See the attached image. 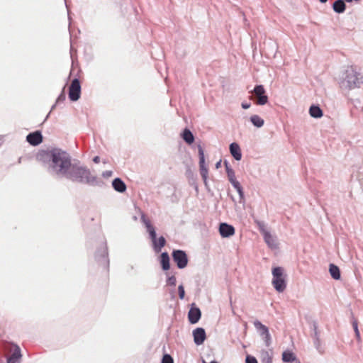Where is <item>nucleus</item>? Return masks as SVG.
Masks as SVG:
<instances>
[{
  "label": "nucleus",
  "instance_id": "ea45409f",
  "mask_svg": "<svg viewBox=\"0 0 363 363\" xmlns=\"http://www.w3.org/2000/svg\"><path fill=\"white\" fill-rule=\"evenodd\" d=\"M313 340H319L320 339V335H319V332H315V333H313Z\"/></svg>",
  "mask_w": 363,
  "mask_h": 363
},
{
  "label": "nucleus",
  "instance_id": "ddd939ff",
  "mask_svg": "<svg viewBox=\"0 0 363 363\" xmlns=\"http://www.w3.org/2000/svg\"><path fill=\"white\" fill-rule=\"evenodd\" d=\"M43 135L40 130L30 133L26 136V141L33 146H37L43 142Z\"/></svg>",
  "mask_w": 363,
  "mask_h": 363
},
{
  "label": "nucleus",
  "instance_id": "0eeeda50",
  "mask_svg": "<svg viewBox=\"0 0 363 363\" xmlns=\"http://www.w3.org/2000/svg\"><path fill=\"white\" fill-rule=\"evenodd\" d=\"M198 152H199V167H200V174L203 179V183L206 187V189L208 188V167L206 165L205 162V156H204V151L201 145H198Z\"/></svg>",
  "mask_w": 363,
  "mask_h": 363
},
{
  "label": "nucleus",
  "instance_id": "2f4dec72",
  "mask_svg": "<svg viewBox=\"0 0 363 363\" xmlns=\"http://www.w3.org/2000/svg\"><path fill=\"white\" fill-rule=\"evenodd\" d=\"M178 294H179V298L181 300H183L185 296V290H184V287L183 284H180L178 286Z\"/></svg>",
  "mask_w": 363,
  "mask_h": 363
},
{
  "label": "nucleus",
  "instance_id": "a878e982",
  "mask_svg": "<svg viewBox=\"0 0 363 363\" xmlns=\"http://www.w3.org/2000/svg\"><path fill=\"white\" fill-rule=\"evenodd\" d=\"M250 121L256 128H261L264 125V120L258 115L251 116L250 118Z\"/></svg>",
  "mask_w": 363,
  "mask_h": 363
},
{
  "label": "nucleus",
  "instance_id": "6e6552de",
  "mask_svg": "<svg viewBox=\"0 0 363 363\" xmlns=\"http://www.w3.org/2000/svg\"><path fill=\"white\" fill-rule=\"evenodd\" d=\"M253 325L264 340L265 345L269 347L272 344V337L269 328L258 320H255Z\"/></svg>",
  "mask_w": 363,
  "mask_h": 363
},
{
  "label": "nucleus",
  "instance_id": "7c9ffc66",
  "mask_svg": "<svg viewBox=\"0 0 363 363\" xmlns=\"http://www.w3.org/2000/svg\"><path fill=\"white\" fill-rule=\"evenodd\" d=\"M177 284V279L174 275L168 277L167 279V284L171 286H175Z\"/></svg>",
  "mask_w": 363,
  "mask_h": 363
},
{
  "label": "nucleus",
  "instance_id": "9d476101",
  "mask_svg": "<svg viewBox=\"0 0 363 363\" xmlns=\"http://www.w3.org/2000/svg\"><path fill=\"white\" fill-rule=\"evenodd\" d=\"M81 96V84L78 78L72 79L68 91V96L70 101H77Z\"/></svg>",
  "mask_w": 363,
  "mask_h": 363
},
{
  "label": "nucleus",
  "instance_id": "20e7f679",
  "mask_svg": "<svg viewBox=\"0 0 363 363\" xmlns=\"http://www.w3.org/2000/svg\"><path fill=\"white\" fill-rule=\"evenodd\" d=\"M272 272L274 288L279 293L283 292L286 288V275L284 274V269L281 267H275L272 269Z\"/></svg>",
  "mask_w": 363,
  "mask_h": 363
},
{
  "label": "nucleus",
  "instance_id": "cd10ccee",
  "mask_svg": "<svg viewBox=\"0 0 363 363\" xmlns=\"http://www.w3.org/2000/svg\"><path fill=\"white\" fill-rule=\"evenodd\" d=\"M352 327H353V329H354V331L355 333V337H356L357 341L360 342L361 336H360V333H359V330L358 328V322L354 317H352Z\"/></svg>",
  "mask_w": 363,
  "mask_h": 363
},
{
  "label": "nucleus",
  "instance_id": "5701e85b",
  "mask_svg": "<svg viewBox=\"0 0 363 363\" xmlns=\"http://www.w3.org/2000/svg\"><path fill=\"white\" fill-rule=\"evenodd\" d=\"M329 272L332 278L335 280H339L341 278L340 270L339 267L334 264H330Z\"/></svg>",
  "mask_w": 363,
  "mask_h": 363
},
{
  "label": "nucleus",
  "instance_id": "f704fd0d",
  "mask_svg": "<svg viewBox=\"0 0 363 363\" xmlns=\"http://www.w3.org/2000/svg\"><path fill=\"white\" fill-rule=\"evenodd\" d=\"M232 186L237 190L242 188L240 183L235 179L234 180L230 181Z\"/></svg>",
  "mask_w": 363,
  "mask_h": 363
},
{
  "label": "nucleus",
  "instance_id": "f3484780",
  "mask_svg": "<svg viewBox=\"0 0 363 363\" xmlns=\"http://www.w3.org/2000/svg\"><path fill=\"white\" fill-rule=\"evenodd\" d=\"M230 153L232 157L237 161L242 159V152L238 143L234 142L229 145Z\"/></svg>",
  "mask_w": 363,
  "mask_h": 363
},
{
  "label": "nucleus",
  "instance_id": "b1692460",
  "mask_svg": "<svg viewBox=\"0 0 363 363\" xmlns=\"http://www.w3.org/2000/svg\"><path fill=\"white\" fill-rule=\"evenodd\" d=\"M296 359L294 353L290 350H286L282 353V360L284 362L291 363Z\"/></svg>",
  "mask_w": 363,
  "mask_h": 363
},
{
  "label": "nucleus",
  "instance_id": "f257e3e1",
  "mask_svg": "<svg viewBox=\"0 0 363 363\" xmlns=\"http://www.w3.org/2000/svg\"><path fill=\"white\" fill-rule=\"evenodd\" d=\"M49 174L57 179H66L72 182L102 186L104 182L92 175L90 169L79 161L72 162L70 155L60 148L40 151L36 156Z\"/></svg>",
  "mask_w": 363,
  "mask_h": 363
},
{
  "label": "nucleus",
  "instance_id": "7ed1b4c3",
  "mask_svg": "<svg viewBox=\"0 0 363 363\" xmlns=\"http://www.w3.org/2000/svg\"><path fill=\"white\" fill-rule=\"evenodd\" d=\"M363 83L360 73L357 72L352 68L347 69L345 77L342 81V86L350 89L358 88Z\"/></svg>",
  "mask_w": 363,
  "mask_h": 363
},
{
  "label": "nucleus",
  "instance_id": "37998d69",
  "mask_svg": "<svg viewBox=\"0 0 363 363\" xmlns=\"http://www.w3.org/2000/svg\"><path fill=\"white\" fill-rule=\"evenodd\" d=\"M347 3L359 2L360 0H345Z\"/></svg>",
  "mask_w": 363,
  "mask_h": 363
},
{
  "label": "nucleus",
  "instance_id": "393cba45",
  "mask_svg": "<svg viewBox=\"0 0 363 363\" xmlns=\"http://www.w3.org/2000/svg\"><path fill=\"white\" fill-rule=\"evenodd\" d=\"M223 163L229 182L235 179V171L233 169L229 162L227 160H225Z\"/></svg>",
  "mask_w": 363,
  "mask_h": 363
},
{
  "label": "nucleus",
  "instance_id": "79ce46f5",
  "mask_svg": "<svg viewBox=\"0 0 363 363\" xmlns=\"http://www.w3.org/2000/svg\"><path fill=\"white\" fill-rule=\"evenodd\" d=\"M57 104H56V103H55L54 105H52V107H51V110H50V112H51V111H52L55 108V106H56V105H57ZM50 113H49L47 115V116H46V118H45V120H47V118L49 117Z\"/></svg>",
  "mask_w": 363,
  "mask_h": 363
},
{
  "label": "nucleus",
  "instance_id": "dca6fc26",
  "mask_svg": "<svg viewBox=\"0 0 363 363\" xmlns=\"http://www.w3.org/2000/svg\"><path fill=\"white\" fill-rule=\"evenodd\" d=\"M22 354L21 351L17 345H14V350L10 356L6 358L7 363H20Z\"/></svg>",
  "mask_w": 363,
  "mask_h": 363
},
{
  "label": "nucleus",
  "instance_id": "a19ab883",
  "mask_svg": "<svg viewBox=\"0 0 363 363\" xmlns=\"http://www.w3.org/2000/svg\"><path fill=\"white\" fill-rule=\"evenodd\" d=\"M93 162L94 163H99L100 162V157L99 156H95L94 158H93Z\"/></svg>",
  "mask_w": 363,
  "mask_h": 363
},
{
  "label": "nucleus",
  "instance_id": "4be33fe9",
  "mask_svg": "<svg viewBox=\"0 0 363 363\" xmlns=\"http://www.w3.org/2000/svg\"><path fill=\"white\" fill-rule=\"evenodd\" d=\"M182 138L184 142L189 145H191L194 142V136L192 132L188 128H185L183 130L182 133Z\"/></svg>",
  "mask_w": 363,
  "mask_h": 363
},
{
  "label": "nucleus",
  "instance_id": "4468645a",
  "mask_svg": "<svg viewBox=\"0 0 363 363\" xmlns=\"http://www.w3.org/2000/svg\"><path fill=\"white\" fill-rule=\"evenodd\" d=\"M219 233L222 238H230L235 234V228L227 223H220L219 225Z\"/></svg>",
  "mask_w": 363,
  "mask_h": 363
},
{
  "label": "nucleus",
  "instance_id": "a18cd8bd",
  "mask_svg": "<svg viewBox=\"0 0 363 363\" xmlns=\"http://www.w3.org/2000/svg\"><path fill=\"white\" fill-rule=\"evenodd\" d=\"M319 1L322 4L326 3L328 0H319Z\"/></svg>",
  "mask_w": 363,
  "mask_h": 363
},
{
  "label": "nucleus",
  "instance_id": "6ab92c4d",
  "mask_svg": "<svg viewBox=\"0 0 363 363\" xmlns=\"http://www.w3.org/2000/svg\"><path fill=\"white\" fill-rule=\"evenodd\" d=\"M160 264L162 270L167 271L170 268V259L167 252H162L160 257Z\"/></svg>",
  "mask_w": 363,
  "mask_h": 363
},
{
  "label": "nucleus",
  "instance_id": "1a4fd4ad",
  "mask_svg": "<svg viewBox=\"0 0 363 363\" xmlns=\"http://www.w3.org/2000/svg\"><path fill=\"white\" fill-rule=\"evenodd\" d=\"M252 94L256 98L255 104L259 106H263L267 104L269 101L268 96L266 94L264 87L262 84L255 85L252 90Z\"/></svg>",
  "mask_w": 363,
  "mask_h": 363
},
{
  "label": "nucleus",
  "instance_id": "c03bdc74",
  "mask_svg": "<svg viewBox=\"0 0 363 363\" xmlns=\"http://www.w3.org/2000/svg\"><path fill=\"white\" fill-rule=\"evenodd\" d=\"M220 162H221V160H220L219 162H218L216 164V168H218V167L220 166Z\"/></svg>",
  "mask_w": 363,
  "mask_h": 363
},
{
  "label": "nucleus",
  "instance_id": "e433bc0d",
  "mask_svg": "<svg viewBox=\"0 0 363 363\" xmlns=\"http://www.w3.org/2000/svg\"><path fill=\"white\" fill-rule=\"evenodd\" d=\"M113 174V172L111 171V170H107V171H104L103 173H102V176L104 177V178H108V177H111Z\"/></svg>",
  "mask_w": 363,
  "mask_h": 363
},
{
  "label": "nucleus",
  "instance_id": "09e8293b",
  "mask_svg": "<svg viewBox=\"0 0 363 363\" xmlns=\"http://www.w3.org/2000/svg\"><path fill=\"white\" fill-rule=\"evenodd\" d=\"M203 363H206L204 360L203 361Z\"/></svg>",
  "mask_w": 363,
  "mask_h": 363
},
{
  "label": "nucleus",
  "instance_id": "423d86ee",
  "mask_svg": "<svg viewBox=\"0 0 363 363\" xmlns=\"http://www.w3.org/2000/svg\"><path fill=\"white\" fill-rule=\"evenodd\" d=\"M172 257L179 269H182L187 266L189 259L185 251L182 250H174L172 252Z\"/></svg>",
  "mask_w": 363,
  "mask_h": 363
},
{
  "label": "nucleus",
  "instance_id": "39448f33",
  "mask_svg": "<svg viewBox=\"0 0 363 363\" xmlns=\"http://www.w3.org/2000/svg\"><path fill=\"white\" fill-rule=\"evenodd\" d=\"M95 259L98 264L106 269L109 267V259L106 242H104L96 251Z\"/></svg>",
  "mask_w": 363,
  "mask_h": 363
},
{
  "label": "nucleus",
  "instance_id": "bb28decb",
  "mask_svg": "<svg viewBox=\"0 0 363 363\" xmlns=\"http://www.w3.org/2000/svg\"><path fill=\"white\" fill-rule=\"evenodd\" d=\"M261 361L262 363H272V352L267 350L261 351Z\"/></svg>",
  "mask_w": 363,
  "mask_h": 363
},
{
  "label": "nucleus",
  "instance_id": "c9c22d12",
  "mask_svg": "<svg viewBox=\"0 0 363 363\" xmlns=\"http://www.w3.org/2000/svg\"><path fill=\"white\" fill-rule=\"evenodd\" d=\"M237 191L239 194L240 203L244 202L245 201V194H244V191H243L242 187L239 189L238 190H237Z\"/></svg>",
  "mask_w": 363,
  "mask_h": 363
},
{
  "label": "nucleus",
  "instance_id": "49530a36",
  "mask_svg": "<svg viewBox=\"0 0 363 363\" xmlns=\"http://www.w3.org/2000/svg\"><path fill=\"white\" fill-rule=\"evenodd\" d=\"M210 363H219V362L213 360V361H211Z\"/></svg>",
  "mask_w": 363,
  "mask_h": 363
},
{
  "label": "nucleus",
  "instance_id": "f8f14e48",
  "mask_svg": "<svg viewBox=\"0 0 363 363\" xmlns=\"http://www.w3.org/2000/svg\"><path fill=\"white\" fill-rule=\"evenodd\" d=\"M194 342L196 345H202L206 339V333L203 328H196L192 332Z\"/></svg>",
  "mask_w": 363,
  "mask_h": 363
},
{
  "label": "nucleus",
  "instance_id": "c85d7f7f",
  "mask_svg": "<svg viewBox=\"0 0 363 363\" xmlns=\"http://www.w3.org/2000/svg\"><path fill=\"white\" fill-rule=\"evenodd\" d=\"M313 345H314L315 349L318 350V352L320 354H323L324 353L325 350H324L323 346L321 344L320 339H319V340H318V339L317 340H313Z\"/></svg>",
  "mask_w": 363,
  "mask_h": 363
},
{
  "label": "nucleus",
  "instance_id": "a211bd4d",
  "mask_svg": "<svg viewBox=\"0 0 363 363\" xmlns=\"http://www.w3.org/2000/svg\"><path fill=\"white\" fill-rule=\"evenodd\" d=\"M113 189L119 193H123L126 191V185L125 182L119 177L115 178L112 182Z\"/></svg>",
  "mask_w": 363,
  "mask_h": 363
},
{
  "label": "nucleus",
  "instance_id": "8fccbe9b",
  "mask_svg": "<svg viewBox=\"0 0 363 363\" xmlns=\"http://www.w3.org/2000/svg\"><path fill=\"white\" fill-rule=\"evenodd\" d=\"M296 363H301V362H296Z\"/></svg>",
  "mask_w": 363,
  "mask_h": 363
},
{
  "label": "nucleus",
  "instance_id": "de8ad7c7",
  "mask_svg": "<svg viewBox=\"0 0 363 363\" xmlns=\"http://www.w3.org/2000/svg\"><path fill=\"white\" fill-rule=\"evenodd\" d=\"M71 50H72L71 49ZM70 52H71L70 55L72 56V51H70Z\"/></svg>",
  "mask_w": 363,
  "mask_h": 363
},
{
  "label": "nucleus",
  "instance_id": "58836bf2",
  "mask_svg": "<svg viewBox=\"0 0 363 363\" xmlns=\"http://www.w3.org/2000/svg\"><path fill=\"white\" fill-rule=\"evenodd\" d=\"M251 104L250 103L243 102L241 104V106L243 109H247L250 107Z\"/></svg>",
  "mask_w": 363,
  "mask_h": 363
},
{
  "label": "nucleus",
  "instance_id": "2eb2a0df",
  "mask_svg": "<svg viewBox=\"0 0 363 363\" xmlns=\"http://www.w3.org/2000/svg\"><path fill=\"white\" fill-rule=\"evenodd\" d=\"M264 242L267 245V246L272 249L275 250L278 248V243L277 240V238L273 236L269 231L262 230Z\"/></svg>",
  "mask_w": 363,
  "mask_h": 363
},
{
  "label": "nucleus",
  "instance_id": "473e14b6",
  "mask_svg": "<svg viewBox=\"0 0 363 363\" xmlns=\"http://www.w3.org/2000/svg\"><path fill=\"white\" fill-rule=\"evenodd\" d=\"M162 363H174V361L170 354H165L162 357Z\"/></svg>",
  "mask_w": 363,
  "mask_h": 363
},
{
  "label": "nucleus",
  "instance_id": "f03ea898",
  "mask_svg": "<svg viewBox=\"0 0 363 363\" xmlns=\"http://www.w3.org/2000/svg\"><path fill=\"white\" fill-rule=\"evenodd\" d=\"M140 219L146 228V231L149 235V238L151 240L154 251L155 252H161L162 248L165 246L167 242L165 238L163 236H160L158 238H157L155 228L144 213L141 214Z\"/></svg>",
  "mask_w": 363,
  "mask_h": 363
},
{
  "label": "nucleus",
  "instance_id": "9b49d317",
  "mask_svg": "<svg viewBox=\"0 0 363 363\" xmlns=\"http://www.w3.org/2000/svg\"><path fill=\"white\" fill-rule=\"evenodd\" d=\"M201 317V311L199 308L196 306L195 303L191 305L188 313V319L191 324L197 323Z\"/></svg>",
  "mask_w": 363,
  "mask_h": 363
},
{
  "label": "nucleus",
  "instance_id": "412c9836",
  "mask_svg": "<svg viewBox=\"0 0 363 363\" xmlns=\"http://www.w3.org/2000/svg\"><path fill=\"white\" fill-rule=\"evenodd\" d=\"M309 114L314 118H320L323 116V111L318 105L313 104L309 108Z\"/></svg>",
  "mask_w": 363,
  "mask_h": 363
},
{
  "label": "nucleus",
  "instance_id": "4c0bfd02",
  "mask_svg": "<svg viewBox=\"0 0 363 363\" xmlns=\"http://www.w3.org/2000/svg\"><path fill=\"white\" fill-rule=\"evenodd\" d=\"M318 323L315 321H313L312 329L313 330V333L318 332Z\"/></svg>",
  "mask_w": 363,
  "mask_h": 363
},
{
  "label": "nucleus",
  "instance_id": "72a5a7b5",
  "mask_svg": "<svg viewBox=\"0 0 363 363\" xmlns=\"http://www.w3.org/2000/svg\"><path fill=\"white\" fill-rule=\"evenodd\" d=\"M245 363H258L257 359L250 354H247L245 358Z\"/></svg>",
  "mask_w": 363,
  "mask_h": 363
},
{
  "label": "nucleus",
  "instance_id": "c756f323",
  "mask_svg": "<svg viewBox=\"0 0 363 363\" xmlns=\"http://www.w3.org/2000/svg\"><path fill=\"white\" fill-rule=\"evenodd\" d=\"M66 99V95L65 92V87L63 88L62 92L60 94L58 97L56 99V104H60L61 103H63Z\"/></svg>",
  "mask_w": 363,
  "mask_h": 363
},
{
  "label": "nucleus",
  "instance_id": "aec40b11",
  "mask_svg": "<svg viewBox=\"0 0 363 363\" xmlns=\"http://www.w3.org/2000/svg\"><path fill=\"white\" fill-rule=\"evenodd\" d=\"M345 0H336L333 4V9L337 13H342L346 10L347 6Z\"/></svg>",
  "mask_w": 363,
  "mask_h": 363
}]
</instances>
